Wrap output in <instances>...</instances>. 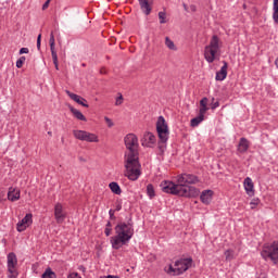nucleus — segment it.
Wrapping results in <instances>:
<instances>
[{
    "label": "nucleus",
    "mask_w": 278,
    "mask_h": 278,
    "mask_svg": "<svg viewBox=\"0 0 278 278\" xmlns=\"http://www.w3.org/2000/svg\"><path fill=\"white\" fill-rule=\"evenodd\" d=\"M127 152H125V177L130 181H138L140 175V153L138 152V140H125Z\"/></svg>",
    "instance_id": "1"
},
{
    "label": "nucleus",
    "mask_w": 278,
    "mask_h": 278,
    "mask_svg": "<svg viewBox=\"0 0 278 278\" xmlns=\"http://www.w3.org/2000/svg\"><path fill=\"white\" fill-rule=\"evenodd\" d=\"M116 236L111 237V244L112 249L115 251H118L121 247H125L126 244H129V240L134 238V219L129 217L127 223L121 222L118 223L115 228Z\"/></svg>",
    "instance_id": "2"
},
{
    "label": "nucleus",
    "mask_w": 278,
    "mask_h": 278,
    "mask_svg": "<svg viewBox=\"0 0 278 278\" xmlns=\"http://www.w3.org/2000/svg\"><path fill=\"white\" fill-rule=\"evenodd\" d=\"M220 39L217 35H214L210 41V45L204 48V59L208 64H212L216 60V53L220 51Z\"/></svg>",
    "instance_id": "3"
},
{
    "label": "nucleus",
    "mask_w": 278,
    "mask_h": 278,
    "mask_svg": "<svg viewBox=\"0 0 278 278\" xmlns=\"http://www.w3.org/2000/svg\"><path fill=\"white\" fill-rule=\"evenodd\" d=\"M261 256L263 260L268 261L270 260L273 264H278V241H274L273 243L264 244L261 251Z\"/></svg>",
    "instance_id": "4"
},
{
    "label": "nucleus",
    "mask_w": 278,
    "mask_h": 278,
    "mask_svg": "<svg viewBox=\"0 0 278 278\" xmlns=\"http://www.w3.org/2000/svg\"><path fill=\"white\" fill-rule=\"evenodd\" d=\"M160 188L162 192H165L166 194H173L174 197H179L181 185H179V182L175 184L170 180H163L160 184Z\"/></svg>",
    "instance_id": "5"
},
{
    "label": "nucleus",
    "mask_w": 278,
    "mask_h": 278,
    "mask_svg": "<svg viewBox=\"0 0 278 278\" xmlns=\"http://www.w3.org/2000/svg\"><path fill=\"white\" fill-rule=\"evenodd\" d=\"M176 270L178 271V275H184L187 270H190L192 266H194V261L192 257H186L175 261L174 263Z\"/></svg>",
    "instance_id": "6"
},
{
    "label": "nucleus",
    "mask_w": 278,
    "mask_h": 278,
    "mask_svg": "<svg viewBox=\"0 0 278 278\" xmlns=\"http://www.w3.org/2000/svg\"><path fill=\"white\" fill-rule=\"evenodd\" d=\"M156 131L160 140H166L168 138V124L164 116H159L156 122Z\"/></svg>",
    "instance_id": "7"
},
{
    "label": "nucleus",
    "mask_w": 278,
    "mask_h": 278,
    "mask_svg": "<svg viewBox=\"0 0 278 278\" xmlns=\"http://www.w3.org/2000/svg\"><path fill=\"white\" fill-rule=\"evenodd\" d=\"M177 184L179 186H192L194 184H199V176L188 173H182L177 176Z\"/></svg>",
    "instance_id": "8"
},
{
    "label": "nucleus",
    "mask_w": 278,
    "mask_h": 278,
    "mask_svg": "<svg viewBox=\"0 0 278 278\" xmlns=\"http://www.w3.org/2000/svg\"><path fill=\"white\" fill-rule=\"evenodd\" d=\"M153 144H156V155H160L161 157H164V153L166 152V140H144L142 142L143 147H150L153 148Z\"/></svg>",
    "instance_id": "9"
},
{
    "label": "nucleus",
    "mask_w": 278,
    "mask_h": 278,
    "mask_svg": "<svg viewBox=\"0 0 278 278\" xmlns=\"http://www.w3.org/2000/svg\"><path fill=\"white\" fill-rule=\"evenodd\" d=\"M201 191L197 187L180 185L179 197H186L187 199H197Z\"/></svg>",
    "instance_id": "10"
},
{
    "label": "nucleus",
    "mask_w": 278,
    "mask_h": 278,
    "mask_svg": "<svg viewBox=\"0 0 278 278\" xmlns=\"http://www.w3.org/2000/svg\"><path fill=\"white\" fill-rule=\"evenodd\" d=\"M34 215L31 213H27L22 220H20L16 224V229L20 233H23V231H25V229H27V227H29V225H31V223H34Z\"/></svg>",
    "instance_id": "11"
},
{
    "label": "nucleus",
    "mask_w": 278,
    "mask_h": 278,
    "mask_svg": "<svg viewBox=\"0 0 278 278\" xmlns=\"http://www.w3.org/2000/svg\"><path fill=\"white\" fill-rule=\"evenodd\" d=\"M50 51H51V55H52V62L56 68V71H60V66L58 64V52L55 51V36L53 35V31H51L50 34Z\"/></svg>",
    "instance_id": "12"
},
{
    "label": "nucleus",
    "mask_w": 278,
    "mask_h": 278,
    "mask_svg": "<svg viewBox=\"0 0 278 278\" xmlns=\"http://www.w3.org/2000/svg\"><path fill=\"white\" fill-rule=\"evenodd\" d=\"M54 218L58 223V225H62L64 220H66V213H64V208L62 206V203H56L54 206Z\"/></svg>",
    "instance_id": "13"
},
{
    "label": "nucleus",
    "mask_w": 278,
    "mask_h": 278,
    "mask_svg": "<svg viewBox=\"0 0 278 278\" xmlns=\"http://www.w3.org/2000/svg\"><path fill=\"white\" fill-rule=\"evenodd\" d=\"M74 137L76 140H97V135L86 130H74Z\"/></svg>",
    "instance_id": "14"
},
{
    "label": "nucleus",
    "mask_w": 278,
    "mask_h": 278,
    "mask_svg": "<svg viewBox=\"0 0 278 278\" xmlns=\"http://www.w3.org/2000/svg\"><path fill=\"white\" fill-rule=\"evenodd\" d=\"M66 94L70 97V99H72V101H75V103H78V105H83V108H89L88 101L81 96H78L77 93H73L68 90H66Z\"/></svg>",
    "instance_id": "15"
},
{
    "label": "nucleus",
    "mask_w": 278,
    "mask_h": 278,
    "mask_svg": "<svg viewBox=\"0 0 278 278\" xmlns=\"http://www.w3.org/2000/svg\"><path fill=\"white\" fill-rule=\"evenodd\" d=\"M7 260H8V271L12 273V270H15L18 264V258L16 257V254L14 252H11L8 254Z\"/></svg>",
    "instance_id": "16"
},
{
    "label": "nucleus",
    "mask_w": 278,
    "mask_h": 278,
    "mask_svg": "<svg viewBox=\"0 0 278 278\" xmlns=\"http://www.w3.org/2000/svg\"><path fill=\"white\" fill-rule=\"evenodd\" d=\"M138 1L143 14H146V16H149V14H151V11L153 10V8L151 7L153 5V0H138Z\"/></svg>",
    "instance_id": "17"
},
{
    "label": "nucleus",
    "mask_w": 278,
    "mask_h": 278,
    "mask_svg": "<svg viewBox=\"0 0 278 278\" xmlns=\"http://www.w3.org/2000/svg\"><path fill=\"white\" fill-rule=\"evenodd\" d=\"M244 190L249 197L255 195V186L253 185V179L251 177H247L243 181Z\"/></svg>",
    "instance_id": "18"
},
{
    "label": "nucleus",
    "mask_w": 278,
    "mask_h": 278,
    "mask_svg": "<svg viewBox=\"0 0 278 278\" xmlns=\"http://www.w3.org/2000/svg\"><path fill=\"white\" fill-rule=\"evenodd\" d=\"M213 197H214V191H212L211 189H206L202 191L200 195V200L204 205H210L212 203Z\"/></svg>",
    "instance_id": "19"
},
{
    "label": "nucleus",
    "mask_w": 278,
    "mask_h": 278,
    "mask_svg": "<svg viewBox=\"0 0 278 278\" xmlns=\"http://www.w3.org/2000/svg\"><path fill=\"white\" fill-rule=\"evenodd\" d=\"M223 66L220 67V71L216 73L215 79L216 81H225L227 79V68L228 64L226 61H223Z\"/></svg>",
    "instance_id": "20"
},
{
    "label": "nucleus",
    "mask_w": 278,
    "mask_h": 278,
    "mask_svg": "<svg viewBox=\"0 0 278 278\" xmlns=\"http://www.w3.org/2000/svg\"><path fill=\"white\" fill-rule=\"evenodd\" d=\"M8 199L9 201H12V203H14V201H18V199H21V190H16L12 187L9 188Z\"/></svg>",
    "instance_id": "21"
},
{
    "label": "nucleus",
    "mask_w": 278,
    "mask_h": 278,
    "mask_svg": "<svg viewBox=\"0 0 278 278\" xmlns=\"http://www.w3.org/2000/svg\"><path fill=\"white\" fill-rule=\"evenodd\" d=\"M205 121V114L199 111V115L191 119V127H199Z\"/></svg>",
    "instance_id": "22"
},
{
    "label": "nucleus",
    "mask_w": 278,
    "mask_h": 278,
    "mask_svg": "<svg viewBox=\"0 0 278 278\" xmlns=\"http://www.w3.org/2000/svg\"><path fill=\"white\" fill-rule=\"evenodd\" d=\"M70 112H72L73 116H75V118H77V121H84L86 122V116H84V113H81L79 110L70 106Z\"/></svg>",
    "instance_id": "23"
},
{
    "label": "nucleus",
    "mask_w": 278,
    "mask_h": 278,
    "mask_svg": "<svg viewBox=\"0 0 278 278\" xmlns=\"http://www.w3.org/2000/svg\"><path fill=\"white\" fill-rule=\"evenodd\" d=\"M109 188L113 194H123V190L121 189V185H118V182L113 181L109 184Z\"/></svg>",
    "instance_id": "24"
},
{
    "label": "nucleus",
    "mask_w": 278,
    "mask_h": 278,
    "mask_svg": "<svg viewBox=\"0 0 278 278\" xmlns=\"http://www.w3.org/2000/svg\"><path fill=\"white\" fill-rule=\"evenodd\" d=\"M239 153H247L249 151V140H240L238 143Z\"/></svg>",
    "instance_id": "25"
},
{
    "label": "nucleus",
    "mask_w": 278,
    "mask_h": 278,
    "mask_svg": "<svg viewBox=\"0 0 278 278\" xmlns=\"http://www.w3.org/2000/svg\"><path fill=\"white\" fill-rule=\"evenodd\" d=\"M207 110H210V108H207V98H202L200 101V113L201 114H206Z\"/></svg>",
    "instance_id": "26"
},
{
    "label": "nucleus",
    "mask_w": 278,
    "mask_h": 278,
    "mask_svg": "<svg viewBox=\"0 0 278 278\" xmlns=\"http://www.w3.org/2000/svg\"><path fill=\"white\" fill-rule=\"evenodd\" d=\"M41 278H58V275L51 267H48L45 273L41 275Z\"/></svg>",
    "instance_id": "27"
},
{
    "label": "nucleus",
    "mask_w": 278,
    "mask_h": 278,
    "mask_svg": "<svg viewBox=\"0 0 278 278\" xmlns=\"http://www.w3.org/2000/svg\"><path fill=\"white\" fill-rule=\"evenodd\" d=\"M147 194L149 199H155V187H153V184L147 186Z\"/></svg>",
    "instance_id": "28"
},
{
    "label": "nucleus",
    "mask_w": 278,
    "mask_h": 278,
    "mask_svg": "<svg viewBox=\"0 0 278 278\" xmlns=\"http://www.w3.org/2000/svg\"><path fill=\"white\" fill-rule=\"evenodd\" d=\"M273 10H274V13H273L274 23L278 25V0H274Z\"/></svg>",
    "instance_id": "29"
},
{
    "label": "nucleus",
    "mask_w": 278,
    "mask_h": 278,
    "mask_svg": "<svg viewBox=\"0 0 278 278\" xmlns=\"http://www.w3.org/2000/svg\"><path fill=\"white\" fill-rule=\"evenodd\" d=\"M165 45L167 49H170V51H177V47L175 46V42L170 40V38L168 37L165 38Z\"/></svg>",
    "instance_id": "30"
},
{
    "label": "nucleus",
    "mask_w": 278,
    "mask_h": 278,
    "mask_svg": "<svg viewBox=\"0 0 278 278\" xmlns=\"http://www.w3.org/2000/svg\"><path fill=\"white\" fill-rule=\"evenodd\" d=\"M172 273H173L174 277H178L179 275H181V274H178L179 271L177 270V267L175 268L172 265H169L167 274L172 275Z\"/></svg>",
    "instance_id": "31"
},
{
    "label": "nucleus",
    "mask_w": 278,
    "mask_h": 278,
    "mask_svg": "<svg viewBox=\"0 0 278 278\" xmlns=\"http://www.w3.org/2000/svg\"><path fill=\"white\" fill-rule=\"evenodd\" d=\"M143 140H155V135L151 131H147L143 134Z\"/></svg>",
    "instance_id": "32"
},
{
    "label": "nucleus",
    "mask_w": 278,
    "mask_h": 278,
    "mask_svg": "<svg viewBox=\"0 0 278 278\" xmlns=\"http://www.w3.org/2000/svg\"><path fill=\"white\" fill-rule=\"evenodd\" d=\"M159 18H160L161 25H164V23H166V12L164 11L159 12Z\"/></svg>",
    "instance_id": "33"
},
{
    "label": "nucleus",
    "mask_w": 278,
    "mask_h": 278,
    "mask_svg": "<svg viewBox=\"0 0 278 278\" xmlns=\"http://www.w3.org/2000/svg\"><path fill=\"white\" fill-rule=\"evenodd\" d=\"M25 56H21L17 61H16V68H23V65L25 64Z\"/></svg>",
    "instance_id": "34"
},
{
    "label": "nucleus",
    "mask_w": 278,
    "mask_h": 278,
    "mask_svg": "<svg viewBox=\"0 0 278 278\" xmlns=\"http://www.w3.org/2000/svg\"><path fill=\"white\" fill-rule=\"evenodd\" d=\"M124 140H138V137L135 134H128Z\"/></svg>",
    "instance_id": "35"
},
{
    "label": "nucleus",
    "mask_w": 278,
    "mask_h": 278,
    "mask_svg": "<svg viewBox=\"0 0 278 278\" xmlns=\"http://www.w3.org/2000/svg\"><path fill=\"white\" fill-rule=\"evenodd\" d=\"M116 211L112 208L109 211L110 220H116V216L114 215Z\"/></svg>",
    "instance_id": "36"
},
{
    "label": "nucleus",
    "mask_w": 278,
    "mask_h": 278,
    "mask_svg": "<svg viewBox=\"0 0 278 278\" xmlns=\"http://www.w3.org/2000/svg\"><path fill=\"white\" fill-rule=\"evenodd\" d=\"M41 40H42V35L39 34L38 37H37V49H38V51H40Z\"/></svg>",
    "instance_id": "37"
},
{
    "label": "nucleus",
    "mask_w": 278,
    "mask_h": 278,
    "mask_svg": "<svg viewBox=\"0 0 278 278\" xmlns=\"http://www.w3.org/2000/svg\"><path fill=\"white\" fill-rule=\"evenodd\" d=\"M104 121H105L108 127H114V122H112V119H110V117H104Z\"/></svg>",
    "instance_id": "38"
},
{
    "label": "nucleus",
    "mask_w": 278,
    "mask_h": 278,
    "mask_svg": "<svg viewBox=\"0 0 278 278\" xmlns=\"http://www.w3.org/2000/svg\"><path fill=\"white\" fill-rule=\"evenodd\" d=\"M115 105H123V94L116 98Z\"/></svg>",
    "instance_id": "39"
},
{
    "label": "nucleus",
    "mask_w": 278,
    "mask_h": 278,
    "mask_svg": "<svg viewBox=\"0 0 278 278\" xmlns=\"http://www.w3.org/2000/svg\"><path fill=\"white\" fill-rule=\"evenodd\" d=\"M8 277L9 278H16V277H18V271H16V269H12V273H10V275Z\"/></svg>",
    "instance_id": "40"
},
{
    "label": "nucleus",
    "mask_w": 278,
    "mask_h": 278,
    "mask_svg": "<svg viewBox=\"0 0 278 278\" xmlns=\"http://www.w3.org/2000/svg\"><path fill=\"white\" fill-rule=\"evenodd\" d=\"M67 278H81L78 273H72L67 276Z\"/></svg>",
    "instance_id": "41"
},
{
    "label": "nucleus",
    "mask_w": 278,
    "mask_h": 278,
    "mask_svg": "<svg viewBox=\"0 0 278 278\" xmlns=\"http://www.w3.org/2000/svg\"><path fill=\"white\" fill-rule=\"evenodd\" d=\"M250 205H254V207H255L256 205H260V199H253V200L251 201Z\"/></svg>",
    "instance_id": "42"
},
{
    "label": "nucleus",
    "mask_w": 278,
    "mask_h": 278,
    "mask_svg": "<svg viewBox=\"0 0 278 278\" xmlns=\"http://www.w3.org/2000/svg\"><path fill=\"white\" fill-rule=\"evenodd\" d=\"M24 53H29V48H22L20 50V55H23Z\"/></svg>",
    "instance_id": "43"
},
{
    "label": "nucleus",
    "mask_w": 278,
    "mask_h": 278,
    "mask_svg": "<svg viewBox=\"0 0 278 278\" xmlns=\"http://www.w3.org/2000/svg\"><path fill=\"white\" fill-rule=\"evenodd\" d=\"M220 106V103L218 101L214 102L212 105H211V110H216V108H219Z\"/></svg>",
    "instance_id": "44"
},
{
    "label": "nucleus",
    "mask_w": 278,
    "mask_h": 278,
    "mask_svg": "<svg viewBox=\"0 0 278 278\" xmlns=\"http://www.w3.org/2000/svg\"><path fill=\"white\" fill-rule=\"evenodd\" d=\"M104 233H105L106 237L112 236V228H105Z\"/></svg>",
    "instance_id": "45"
},
{
    "label": "nucleus",
    "mask_w": 278,
    "mask_h": 278,
    "mask_svg": "<svg viewBox=\"0 0 278 278\" xmlns=\"http://www.w3.org/2000/svg\"><path fill=\"white\" fill-rule=\"evenodd\" d=\"M123 210V205L121 203L116 204L114 212H121Z\"/></svg>",
    "instance_id": "46"
},
{
    "label": "nucleus",
    "mask_w": 278,
    "mask_h": 278,
    "mask_svg": "<svg viewBox=\"0 0 278 278\" xmlns=\"http://www.w3.org/2000/svg\"><path fill=\"white\" fill-rule=\"evenodd\" d=\"M49 3H51L49 0H47L43 5H42V10H47L49 8Z\"/></svg>",
    "instance_id": "47"
},
{
    "label": "nucleus",
    "mask_w": 278,
    "mask_h": 278,
    "mask_svg": "<svg viewBox=\"0 0 278 278\" xmlns=\"http://www.w3.org/2000/svg\"><path fill=\"white\" fill-rule=\"evenodd\" d=\"M105 228L106 229H112V222H108Z\"/></svg>",
    "instance_id": "48"
},
{
    "label": "nucleus",
    "mask_w": 278,
    "mask_h": 278,
    "mask_svg": "<svg viewBox=\"0 0 278 278\" xmlns=\"http://www.w3.org/2000/svg\"><path fill=\"white\" fill-rule=\"evenodd\" d=\"M106 278H121V277L114 276V275H108Z\"/></svg>",
    "instance_id": "49"
},
{
    "label": "nucleus",
    "mask_w": 278,
    "mask_h": 278,
    "mask_svg": "<svg viewBox=\"0 0 278 278\" xmlns=\"http://www.w3.org/2000/svg\"><path fill=\"white\" fill-rule=\"evenodd\" d=\"M79 270H83V273H86V267H84V265H81V266L79 267Z\"/></svg>",
    "instance_id": "50"
},
{
    "label": "nucleus",
    "mask_w": 278,
    "mask_h": 278,
    "mask_svg": "<svg viewBox=\"0 0 278 278\" xmlns=\"http://www.w3.org/2000/svg\"><path fill=\"white\" fill-rule=\"evenodd\" d=\"M78 160L79 162H86V159H84V156H79Z\"/></svg>",
    "instance_id": "51"
},
{
    "label": "nucleus",
    "mask_w": 278,
    "mask_h": 278,
    "mask_svg": "<svg viewBox=\"0 0 278 278\" xmlns=\"http://www.w3.org/2000/svg\"><path fill=\"white\" fill-rule=\"evenodd\" d=\"M276 67L278 68V58L275 60Z\"/></svg>",
    "instance_id": "52"
},
{
    "label": "nucleus",
    "mask_w": 278,
    "mask_h": 278,
    "mask_svg": "<svg viewBox=\"0 0 278 278\" xmlns=\"http://www.w3.org/2000/svg\"><path fill=\"white\" fill-rule=\"evenodd\" d=\"M240 140H247V138L242 137V138H240Z\"/></svg>",
    "instance_id": "53"
},
{
    "label": "nucleus",
    "mask_w": 278,
    "mask_h": 278,
    "mask_svg": "<svg viewBox=\"0 0 278 278\" xmlns=\"http://www.w3.org/2000/svg\"><path fill=\"white\" fill-rule=\"evenodd\" d=\"M51 2V0H49Z\"/></svg>",
    "instance_id": "54"
}]
</instances>
